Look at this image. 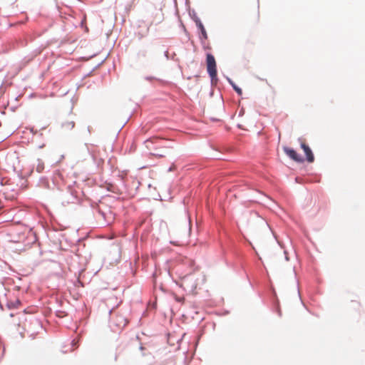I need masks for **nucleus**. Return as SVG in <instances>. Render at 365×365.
Returning a JSON list of instances; mask_svg holds the SVG:
<instances>
[{"label": "nucleus", "instance_id": "1", "mask_svg": "<svg viewBox=\"0 0 365 365\" xmlns=\"http://www.w3.org/2000/svg\"><path fill=\"white\" fill-rule=\"evenodd\" d=\"M206 63L207 72L212 81H214L217 78V66L215 57L212 54L207 53Z\"/></svg>", "mask_w": 365, "mask_h": 365}, {"label": "nucleus", "instance_id": "2", "mask_svg": "<svg viewBox=\"0 0 365 365\" xmlns=\"http://www.w3.org/2000/svg\"><path fill=\"white\" fill-rule=\"evenodd\" d=\"M182 282L190 291L196 289L198 286L197 278L194 274L185 276L183 278Z\"/></svg>", "mask_w": 365, "mask_h": 365}, {"label": "nucleus", "instance_id": "3", "mask_svg": "<svg viewBox=\"0 0 365 365\" xmlns=\"http://www.w3.org/2000/svg\"><path fill=\"white\" fill-rule=\"evenodd\" d=\"M112 323L118 329H123L127 325L128 320L123 314H117L113 317Z\"/></svg>", "mask_w": 365, "mask_h": 365}, {"label": "nucleus", "instance_id": "4", "mask_svg": "<svg viewBox=\"0 0 365 365\" xmlns=\"http://www.w3.org/2000/svg\"><path fill=\"white\" fill-rule=\"evenodd\" d=\"M299 142H300V145H301V148L303 149L305 155H306V157H307V160L309 162V163H312L314 162V156L312 153V150L310 149V148L309 147L308 145L306 144L304 140H302V139H299Z\"/></svg>", "mask_w": 365, "mask_h": 365}, {"label": "nucleus", "instance_id": "5", "mask_svg": "<svg viewBox=\"0 0 365 365\" xmlns=\"http://www.w3.org/2000/svg\"><path fill=\"white\" fill-rule=\"evenodd\" d=\"M284 153L293 160L299 163L303 162V158L297 154V153L292 148L288 147H284Z\"/></svg>", "mask_w": 365, "mask_h": 365}, {"label": "nucleus", "instance_id": "6", "mask_svg": "<svg viewBox=\"0 0 365 365\" xmlns=\"http://www.w3.org/2000/svg\"><path fill=\"white\" fill-rule=\"evenodd\" d=\"M197 24L198 28L201 31V34H202V37L205 39H207V32H206V31H205L202 24L200 21H199V22L197 23Z\"/></svg>", "mask_w": 365, "mask_h": 365}, {"label": "nucleus", "instance_id": "7", "mask_svg": "<svg viewBox=\"0 0 365 365\" xmlns=\"http://www.w3.org/2000/svg\"><path fill=\"white\" fill-rule=\"evenodd\" d=\"M233 86V88L235 89V91L239 94V95H242V91L241 88H240L239 87H237V86L235 85H232Z\"/></svg>", "mask_w": 365, "mask_h": 365}, {"label": "nucleus", "instance_id": "8", "mask_svg": "<svg viewBox=\"0 0 365 365\" xmlns=\"http://www.w3.org/2000/svg\"><path fill=\"white\" fill-rule=\"evenodd\" d=\"M158 140V138H153L152 139L148 140L147 142H149V141H152L153 142V140Z\"/></svg>", "mask_w": 365, "mask_h": 365}, {"label": "nucleus", "instance_id": "9", "mask_svg": "<svg viewBox=\"0 0 365 365\" xmlns=\"http://www.w3.org/2000/svg\"><path fill=\"white\" fill-rule=\"evenodd\" d=\"M41 168H42L41 167H38L37 168L38 171L40 172Z\"/></svg>", "mask_w": 365, "mask_h": 365}]
</instances>
